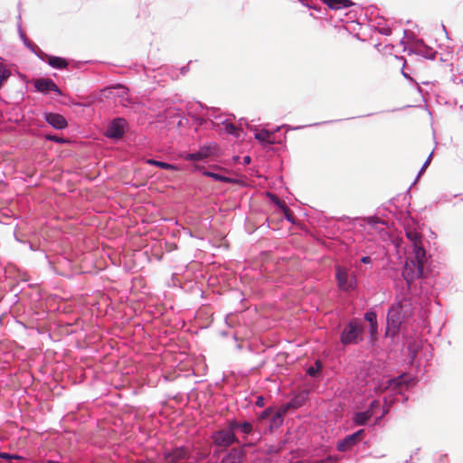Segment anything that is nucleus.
Listing matches in <instances>:
<instances>
[{"label": "nucleus", "mask_w": 463, "mask_h": 463, "mask_svg": "<svg viewBox=\"0 0 463 463\" xmlns=\"http://www.w3.org/2000/svg\"><path fill=\"white\" fill-rule=\"evenodd\" d=\"M245 457L244 447L233 448L222 457L221 463H242Z\"/></svg>", "instance_id": "9b49d317"}, {"label": "nucleus", "mask_w": 463, "mask_h": 463, "mask_svg": "<svg viewBox=\"0 0 463 463\" xmlns=\"http://www.w3.org/2000/svg\"><path fill=\"white\" fill-rule=\"evenodd\" d=\"M423 274V267L416 264L413 260H407L402 270V277L410 285L413 280L419 279Z\"/></svg>", "instance_id": "39448f33"}, {"label": "nucleus", "mask_w": 463, "mask_h": 463, "mask_svg": "<svg viewBox=\"0 0 463 463\" xmlns=\"http://www.w3.org/2000/svg\"><path fill=\"white\" fill-rule=\"evenodd\" d=\"M211 155L210 147L203 146L201 147L197 152L187 154L185 156V159L189 161H200L204 158H207Z\"/></svg>", "instance_id": "4468645a"}, {"label": "nucleus", "mask_w": 463, "mask_h": 463, "mask_svg": "<svg viewBox=\"0 0 463 463\" xmlns=\"http://www.w3.org/2000/svg\"><path fill=\"white\" fill-rule=\"evenodd\" d=\"M370 333L372 335L377 333V323L370 325Z\"/></svg>", "instance_id": "2f4dec72"}, {"label": "nucleus", "mask_w": 463, "mask_h": 463, "mask_svg": "<svg viewBox=\"0 0 463 463\" xmlns=\"http://www.w3.org/2000/svg\"><path fill=\"white\" fill-rule=\"evenodd\" d=\"M380 403L378 401H373L371 403L370 409L366 411L358 412L354 416V422L357 425L363 426L365 425L368 420L373 415V410L374 408H379Z\"/></svg>", "instance_id": "f8f14e48"}, {"label": "nucleus", "mask_w": 463, "mask_h": 463, "mask_svg": "<svg viewBox=\"0 0 463 463\" xmlns=\"http://www.w3.org/2000/svg\"><path fill=\"white\" fill-rule=\"evenodd\" d=\"M413 254L414 257L412 259L410 258L409 260H413L416 264L423 267L426 260V251L422 247V243L413 247Z\"/></svg>", "instance_id": "2eb2a0df"}, {"label": "nucleus", "mask_w": 463, "mask_h": 463, "mask_svg": "<svg viewBox=\"0 0 463 463\" xmlns=\"http://www.w3.org/2000/svg\"><path fill=\"white\" fill-rule=\"evenodd\" d=\"M268 413V410L264 411L262 417H265Z\"/></svg>", "instance_id": "e433bc0d"}, {"label": "nucleus", "mask_w": 463, "mask_h": 463, "mask_svg": "<svg viewBox=\"0 0 463 463\" xmlns=\"http://www.w3.org/2000/svg\"><path fill=\"white\" fill-rule=\"evenodd\" d=\"M430 156H431V155L429 156L428 159L424 163V165H423V166L421 168V172L424 171L427 168V166L429 165V164L430 162Z\"/></svg>", "instance_id": "f704fd0d"}, {"label": "nucleus", "mask_w": 463, "mask_h": 463, "mask_svg": "<svg viewBox=\"0 0 463 463\" xmlns=\"http://www.w3.org/2000/svg\"><path fill=\"white\" fill-rule=\"evenodd\" d=\"M286 413V409H280L278 411L274 416H273V421L274 422H281L282 421V415Z\"/></svg>", "instance_id": "cd10ccee"}, {"label": "nucleus", "mask_w": 463, "mask_h": 463, "mask_svg": "<svg viewBox=\"0 0 463 463\" xmlns=\"http://www.w3.org/2000/svg\"><path fill=\"white\" fill-rule=\"evenodd\" d=\"M10 76V71L2 67V81Z\"/></svg>", "instance_id": "7c9ffc66"}, {"label": "nucleus", "mask_w": 463, "mask_h": 463, "mask_svg": "<svg viewBox=\"0 0 463 463\" xmlns=\"http://www.w3.org/2000/svg\"><path fill=\"white\" fill-rule=\"evenodd\" d=\"M363 326L357 321H351L341 335V342L344 345H355L362 340Z\"/></svg>", "instance_id": "f03ea898"}, {"label": "nucleus", "mask_w": 463, "mask_h": 463, "mask_svg": "<svg viewBox=\"0 0 463 463\" xmlns=\"http://www.w3.org/2000/svg\"><path fill=\"white\" fill-rule=\"evenodd\" d=\"M33 85L35 89L42 93H48L49 91H54L59 95L61 94L58 86L54 81L48 78H41L34 80Z\"/></svg>", "instance_id": "9d476101"}, {"label": "nucleus", "mask_w": 463, "mask_h": 463, "mask_svg": "<svg viewBox=\"0 0 463 463\" xmlns=\"http://www.w3.org/2000/svg\"><path fill=\"white\" fill-rule=\"evenodd\" d=\"M255 138L261 143L273 144V134L266 129H262L255 134Z\"/></svg>", "instance_id": "f3484780"}, {"label": "nucleus", "mask_w": 463, "mask_h": 463, "mask_svg": "<svg viewBox=\"0 0 463 463\" xmlns=\"http://www.w3.org/2000/svg\"><path fill=\"white\" fill-rule=\"evenodd\" d=\"M127 122L124 118L113 119L107 128L106 136L109 138H120L125 133Z\"/></svg>", "instance_id": "423d86ee"}, {"label": "nucleus", "mask_w": 463, "mask_h": 463, "mask_svg": "<svg viewBox=\"0 0 463 463\" xmlns=\"http://www.w3.org/2000/svg\"><path fill=\"white\" fill-rule=\"evenodd\" d=\"M213 442L218 447L227 448L232 444L238 442V439L232 430H220L212 436Z\"/></svg>", "instance_id": "7ed1b4c3"}, {"label": "nucleus", "mask_w": 463, "mask_h": 463, "mask_svg": "<svg viewBox=\"0 0 463 463\" xmlns=\"http://www.w3.org/2000/svg\"><path fill=\"white\" fill-rule=\"evenodd\" d=\"M112 89L118 90V96L121 97V98H124L125 96L128 95V90L126 87H124V86H122L120 84L114 86Z\"/></svg>", "instance_id": "a878e982"}, {"label": "nucleus", "mask_w": 463, "mask_h": 463, "mask_svg": "<svg viewBox=\"0 0 463 463\" xmlns=\"http://www.w3.org/2000/svg\"><path fill=\"white\" fill-rule=\"evenodd\" d=\"M243 163H244L245 165L250 164V157L249 156H244V157H243Z\"/></svg>", "instance_id": "c9c22d12"}, {"label": "nucleus", "mask_w": 463, "mask_h": 463, "mask_svg": "<svg viewBox=\"0 0 463 463\" xmlns=\"http://www.w3.org/2000/svg\"><path fill=\"white\" fill-rule=\"evenodd\" d=\"M411 303L407 300L392 306L387 315V334L396 335L402 323L411 315Z\"/></svg>", "instance_id": "f257e3e1"}, {"label": "nucleus", "mask_w": 463, "mask_h": 463, "mask_svg": "<svg viewBox=\"0 0 463 463\" xmlns=\"http://www.w3.org/2000/svg\"><path fill=\"white\" fill-rule=\"evenodd\" d=\"M361 261H362L363 263H364V264H368V263H371L372 259H371V257H369V256H365V257H363V258H362Z\"/></svg>", "instance_id": "72a5a7b5"}, {"label": "nucleus", "mask_w": 463, "mask_h": 463, "mask_svg": "<svg viewBox=\"0 0 463 463\" xmlns=\"http://www.w3.org/2000/svg\"><path fill=\"white\" fill-rule=\"evenodd\" d=\"M364 318L366 321L370 323V325L375 324L376 322V314L374 312H366L364 315Z\"/></svg>", "instance_id": "393cba45"}, {"label": "nucleus", "mask_w": 463, "mask_h": 463, "mask_svg": "<svg viewBox=\"0 0 463 463\" xmlns=\"http://www.w3.org/2000/svg\"><path fill=\"white\" fill-rule=\"evenodd\" d=\"M275 203L282 209L286 218L290 221L291 217V211L289 208L285 204V203L280 202L279 199L275 201Z\"/></svg>", "instance_id": "5701e85b"}, {"label": "nucleus", "mask_w": 463, "mask_h": 463, "mask_svg": "<svg viewBox=\"0 0 463 463\" xmlns=\"http://www.w3.org/2000/svg\"><path fill=\"white\" fill-rule=\"evenodd\" d=\"M240 424L239 422L235 421V420H232L229 422V426L226 430H232L233 432L236 429H240Z\"/></svg>", "instance_id": "c756f323"}, {"label": "nucleus", "mask_w": 463, "mask_h": 463, "mask_svg": "<svg viewBox=\"0 0 463 463\" xmlns=\"http://www.w3.org/2000/svg\"><path fill=\"white\" fill-rule=\"evenodd\" d=\"M256 404L259 407L264 406V399H263V397H261V396L258 397Z\"/></svg>", "instance_id": "473e14b6"}, {"label": "nucleus", "mask_w": 463, "mask_h": 463, "mask_svg": "<svg viewBox=\"0 0 463 463\" xmlns=\"http://www.w3.org/2000/svg\"><path fill=\"white\" fill-rule=\"evenodd\" d=\"M335 278L338 287L342 290L353 289L356 285V278L354 274H348L347 270L344 268L337 267Z\"/></svg>", "instance_id": "20e7f679"}, {"label": "nucleus", "mask_w": 463, "mask_h": 463, "mask_svg": "<svg viewBox=\"0 0 463 463\" xmlns=\"http://www.w3.org/2000/svg\"><path fill=\"white\" fill-rule=\"evenodd\" d=\"M203 175L206 176H210L216 181H222V182H225V183H234V181L232 178L221 175L213 173V172L205 171V172H203Z\"/></svg>", "instance_id": "412c9836"}, {"label": "nucleus", "mask_w": 463, "mask_h": 463, "mask_svg": "<svg viewBox=\"0 0 463 463\" xmlns=\"http://www.w3.org/2000/svg\"><path fill=\"white\" fill-rule=\"evenodd\" d=\"M47 463H56V462L52 461V460H48Z\"/></svg>", "instance_id": "4c0bfd02"}, {"label": "nucleus", "mask_w": 463, "mask_h": 463, "mask_svg": "<svg viewBox=\"0 0 463 463\" xmlns=\"http://www.w3.org/2000/svg\"><path fill=\"white\" fill-rule=\"evenodd\" d=\"M224 129L226 133L239 137L240 129L232 123H226Z\"/></svg>", "instance_id": "4be33fe9"}, {"label": "nucleus", "mask_w": 463, "mask_h": 463, "mask_svg": "<svg viewBox=\"0 0 463 463\" xmlns=\"http://www.w3.org/2000/svg\"><path fill=\"white\" fill-rule=\"evenodd\" d=\"M46 121L57 129H62L67 127V121L63 116L57 113H49L45 116Z\"/></svg>", "instance_id": "ddd939ff"}, {"label": "nucleus", "mask_w": 463, "mask_h": 463, "mask_svg": "<svg viewBox=\"0 0 463 463\" xmlns=\"http://www.w3.org/2000/svg\"><path fill=\"white\" fill-rule=\"evenodd\" d=\"M321 363L319 361L316 362V366H311L307 369V373L310 376H316L321 370Z\"/></svg>", "instance_id": "b1692460"}, {"label": "nucleus", "mask_w": 463, "mask_h": 463, "mask_svg": "<svg viewBox=\"0 0 463 463\" xmlns=\"http://www.w3.org/2000/svg\"><path fill=\"white\" fill-rule=\"evenodd\" d=\"M48 63L56 69H64L68 66V62L65 59L56 56H50L48 58Z\"/></svg>", "instance_id": "6ab92c4d"}, {"label": "nucleus", "mask_w": 463, "mask_h": 463, "mask_svg": "<svg viewBox=\"0 0 463 463\" xmlns=\"http://www.w3.org/2000/svg\"><path fill=\"white\" fill-rule=\"evenodd\" d=\"M405 235L407 239L412 243L413 247L422 243L420 233L413 229L406 230Z\"/></svg>", "instance_id": "a211bd4d"}, {"label": "nucleus", "mask_w": 463, "mask_h": 463, "mask_svg": "<svg viewBox=\"0 0 463 463\" xmlns=\"http://www.w3.org/2000/svg\"><path fill=\"white\" fill-rule=\"evenodd\" d=\"M240 429L245 434H249L252 431V425L250 422H243L240 424Z\"/></svg>", "instance_id": "bb28decb"}, {"label": "nucleus", "mask_w": 463, "mask_h": 463, "mask_svg": "<svg viewBox=\"0 0 463 463\" xmlns=\"http://www.w3.org/2000/svg\"><path fill=\"white\" fill-rule=\"evenodd\" d=\"M323 2L331 9L340 10L350 7L354 5L351 0H323Z\"/></svg>", "instance_id": "dca6fc26"}, {"label": "nucleus", "mask_w": 463, "mask_h": 463, "mask_svg": "<svg viewBox=\"0 0 463 463\" xmlns=\"http://www.w3.org/2000/svg\"><path fill=\"white\" fill-rule=\"evenodd\" d=\"M297 463H301V462H297Z\"/></svg>", "instance_id": "58836bf2"}, {"label": "nucleus", "mask_w": 463, "mask_h": 463, "mask_svg": "<svg viewBox=\"0 0 463 463\" xmlns=\"http://www.w3.org/2000/svg\"><path fill=\"white\" fill-rule=\"evenodd\" d=\"M403 384L406 385L407 387L414 384L413 379L411 378L408 374L403 373L396 378L388 380L384 386L380 385L378 387V392H383L385 390L390 389V388L395 390Z\"/></svg>", "instance_id": "0eeeda50"}, {"label": "nucleus", "mask_w": 463, "mask_h": 463, "mask_svg": "<svg viewBox=\"0 0 463 463\" xmlns=\"http://www.w3.org/2000/svg\"><path fill=\"white\" fill-rule=\"evenodd\" d=\"M189 458V450L185 447H178L164 454L165 463H179Z\"/></svg>", "instance_id": "1a4fd4ad"}, {"label": "nucleus", "mask_w": 463, "mask_h": 463, "mask_svg": "<svg viewBox=\"0 0 463 463\" xmlns=\"http://www.w3.org/2000/svg\"><path fill=\"white\" fill-rule=\"evenodd\" d=\"M146 164L151 165H156L160 168L166 169V170H177V166H175V165L157 161L155 159H147Z\"/></svg>", "instance_id": "aec40b11"}, {"label": "nucleus", "mask_w": 463, "mask_h": 463, "mask_svg": "<svg viewBox=\"0 0 463 463\" xmlns=\"http://www.w3.org/2000/svg\"><path fill=\"white\" fill-rule=\"evenodd\" d=\"M364 435V430H359L356 432L346 436L344 439L338 441L337 449L339 451H347L353 448Z\"/></svg>", "instance_id": "6e6552de"}, {"label": "nucleus", "mask_w": 463, "mask_h": 463, "mask_svg": "<svg viewBox=\"0 0 463 463\" xmlns=\"http://www.w3.org/2000/svg\"><path fill=\"white\" fill-rule=\"evenodd\" d=\"M22 459L23 458L21 456H18L16 454L11 455L8 453H3L2 452V459Z\"/></svg>", "instance_id": "c85d7f7f"}]
</instances>
